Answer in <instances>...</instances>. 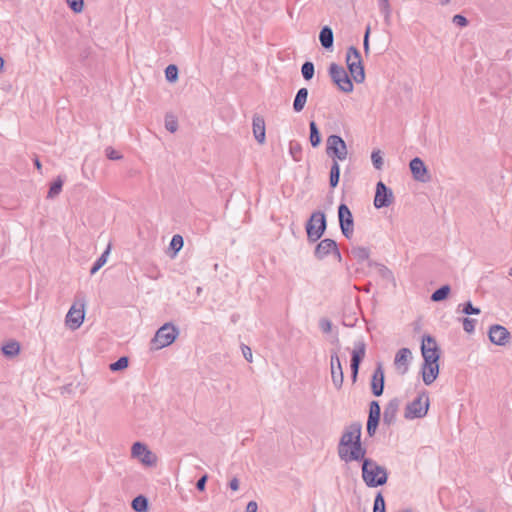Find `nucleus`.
<instances>
[{
    "mask_svg": "<svg viewBox=\"0 0 512 512\" xmlns=\"http://www.w3.org/2000/svg\"><path fill=\"white\" fill-rule=\"evenodd\" d=\"M362 477L368 487H377L387 482L388 474L385 467L365 458L362 464Z\"/></svg>",
    "mask_w": 512,
    "mask_h": 512,
    "instance_id": "nucleus-1",
    "label": "nucleus"
},
{
    "mask_svg": "<svg viewBox=\"0 0 512 512\" xmlns=\"http://www.w3.org/2000/svg\"><path fill=\"white\" fill-rule=\"evenodd\" d=\"M361 432H362V425L359 422H354L347 426L342 433V436L340 438L339 444H338V451H343L344 455L346 454V447L350 444H356L354 447L356 450V456L359 455V452L361 450ZM351 455L355 454V451H351Z\"/></svg>",
    "mask_w": 512,
    "mask_h": 512,
    "instance_id": "nucleus-2",
    "label": "nucleus"
},
{
    "mask_svg": "<svg viewBox=\"0 0 512 512\" xmlns=\"http://www.w3.org/2000/svg\"><path fill=\"white\" fill-rule=\"evenodd\" d=\"M307 238L310 242H316L324 234L327 228L326 216L322 211H315L311 214L306 223Z\"/></svg>",
    "mask_w": 512,
    "mask_h": 512,
    "instance_id": "nucleus-3",
    "label": "nucleus"
},
{
    "mask_svg": "<svg viewBox=\"0 0 512 512\" xmlns=\"http://www.w3.org/2000/svg\"><path fill=\"white\" fill-rule=\"evenodd\" d=\"M179 334L178 329L171 323H166L160 327L154 338L151 340V349L159 350L171 345Z\"/></svg>",
    "mask_w": 512,
    "mask_h": 512,
    "instance_id": "nucleus-4",
    "label": "nucleus"
},
{
    "mask_svg": "<svg viewBox=\"0 0 512 512\" xmlns=\"http://www.w3.org/2000/svg\"><path fill=\"white\" fill-rule=\"evenodd\" d=\"M328 72L331 77V80L333 81L334 84L337 85L339 90H341L344 93H350L353 91V83L350 77L348 76L346 70L342 66L336 63H331Z\"/></svg>",
    "mask_w": 512,
    "mask_h": 512,
    "instance_id": "nucleus-5",
    "label": "nucleus"
},
{
    "mask_svg": "<svg viewBox=\"0 0 512 512\" xmlns=\"http://www.w3.org/2000/svg\"><path fill=\"white\" fill-rule=\"evenodd\" d=\"M429 409V397L422 392L418 397L406 406L404 416L406 419L422 418Z\"/></svg>",
    "mask_w": 512,
    "mask_h": 512,
    "instance_id": "nucleus-6",
    "label": "nucleus"
},
{
    "mask_svg": "<svg viewBox=\"0 0 512 512\" xmlns=\"http://www.w3.org/2000/svg\"><path fill=\"white\" fill-rule=\"evenodd\" d=\"M326 153L337 162L344 161L348 156L347 145L340 136L330 135L326 141Z\"/></svg>",
    "mask_w": 512,
    "mask_h": 512,
    "instance_id": "nucleus-7",
    "label": "nucleus"
},
{
    "mask_svg": "<svg viewBox=\"0 0 512 512\" xmlns=\"http://www.w3.org/2000/svg\"><path fill=\"white\" fill-rule=\"evenodd\" d=\"M85 300H77L69 309L66 315V324L72 330L78 329L84 321L85 317Z\"/></svg>",
    "mask_w": 512,
    "mask_h": 512,
    "instance_id": "nucleus-8",
    "label": "nucleus"
},
{
    "mask_svg": "<svg viewBox=\"0 0 512 512\" xmlns=\"http://www.w3.org/2000/svg\"><path fill=\"white\" fill-rule=\"evenodd\" d=\"M339 225L342 234L350 239L354 232L353 215L346 204H340L338 207Z\"/></svg>",
    "mask_w": 512,
    "mask_h": 512,
    "instance_id": "nucleus-9",
    "label": "nucleus"
},
{
    "mask_svg": "<svg viewBox=\"0 0 512 512\" xmlns=\"http://www.w3.org/2000/svg\"><path fill=\"white\" fill-rule=\"evenodd\" d=\"M421 352L424 359V363H438L439 350L435 339L430 335H424L421 343Z\"/></svg>",
    "mask_w": 512,
    "mask_h": 512,
    "instance_id": "nucleus-10",
    "label": "nucleus"
},
{
    "mask_svg": "<svg viewBox=\"0 0 512 512\" xmlns=\"http://www.w3.org/2000/svg\"><path fill=\"white\" fill-rule=\"evenodd\" d=\"M394 201V195L390 188H388L382 181L376 185V193L374 197V206L376 208H384L390 206Z\"/></svg>",
    "mask_w": 512,
    "mask_h": 512,
    "instance_id": "nucleus-11",
    "label": "nucleus"
},
{
    "mask_svg": "<svg viewBox=\"0 0 512 512\" xmlns=\"http://www.w3.org/2000/svg\"><path fill=\"white\" fill-rule=\"evenodd\" d=\"M131 455L146 466L156 464V456L141 442H135L131 448Z\"/></svg>",
    "mask_w": 512,
    "mask_h": 512,
    "instance_id": "nucleus-12",
    "label": "nucleus"
},
{
    "mask_svg": "<svg viewBox=\"0 0 512 512\" xmlns=\"http://www.w3.org/2000/svg\"><path fill=\"white\" fill-rule=\"evenodd\" d=\"M331 253L335 254L339 260L341 259V254L338 250L337 243L330 238H326L320 241L314 250V255L319 260H322Z\"/></svg>",
    "mask_w": 512,
    "mask_h": 512,
    "instance_id": "nucleus-13",
    "label": "nucleus"
},
{
    "mask_svg": "<svg viewBox=\"0 0 512 512\" xmlns=\"http://www.w3.org/2000/svg\"><path fill=\"white\" fill-rule=\"evenodd\" d=\"M331 379L334 387L340 390L344 381V374L340 359L336 351L332 352L330 360Z\"/></svg>",
    "mask_w": 512,
    "mask_h": 512,
    "instance_id": "nucleus-14",
    "label": "nucleus"
},
{
    "mask_svg": "<svg viewBox=\"0 0 512 512\" xmlns=\"http://www.w3.org/2000/svg\"><path fill=\"white\" fill-rule=\"evenodd\" d=\"M411 173L413 178L416 181L426 183L430 180V175L428 173L427 167L424 164L423 160L419 157H415L410 161L409 164Z\"/></svg>",
    "mask_w": 512,
    "mask_h": 512,
    "instance_id": "nucleus-15",
    "label": "nucleus"
},
{
    "mask_svg": "<svg viewBox=\"0 0 512 512\" xmlns=\"http://www.w3.org/2000/svg\"><path fill=\"white\" fill-rule=\"evenodd\" d=\"M510 332L501 325H492L489 329L490 341L499 346H504L509 341Z\"/></svg>",
    "mask_w": 512,
    "mask_h": 512,
    "instance_id": "nucleus-16",
    "label": "nucleus"
},
{
    "mask_svg": "<svg viewBox=\"0 0 512 512\" xmlns=\"http://www.w3.org/2000/svg\"><path fill=\"white\" fill-rule=\"evenodd\" d=\"M412 359V353L408 348H401L395 355L394 365L397 371L404 375L409 368L410 360Z\"/></svg>",
    "mask_w": 512,
    "mask_h": 512,
    "instance_id": "nucleus-17",
    "label": "nucleus"
},
{
    "mask_svg": "<svg viewBox=\"0 0 512 512\" xmlns=\"http://www.w3.org/2000/svg\"><path fill=\"white\" fill-rule=\"evenodd\" d=\"M365 352H366L365 343L363 341L356 342L354 349L352 351L351 365H350L351 372H358L359 365L365 356Z\"/></svg>",
    "mask_w": 512,
    "mask_h": 512,
    "instance_id": "nucleus-18",
    "label": "nucleus"
},
{
    "mask_svg": "<svg viewBox=\"0 0 512 512\" xmlns=\"http://www.w3.org/2000/svg\"><path fill=\"white\" fill-rule=\"evenodd\" d=\"M371 389L372 393L375 396H381L383 394L384 390V371L382 369L381 365H378V367L375 369L372 381H371Z\"/></svg>",
    "mask_w": 512,
    "mask_h": 512,
    "instance_id": "nucleus-19",
    "label": "nucleus"
},
{
    "mask_svg": "<svg viewBox=\"0 0 512 512\" xmlns=\"http://www.w3.org/2000/svg\"><path fill=\"white\" fill-rule=\"evenodd\" d=\"M399 407L400 400L398 398H393L388 402L383 413V422L385 424L391 425L395 422Z\"/></svg>",
    "mask_w": 512,
    "mask_h": 512,
    "instance_id": "nucleus-20",
    "label": "nucleus"
},
{
    "mask_svg": "<svg viewBox=\"0 0 512 512\" xmlns=\"http://www.w3.org/2000/svg\"><path fill=\"white\" fill-rule=\"evenodd\" d=\"M439 374V365L438 363H423L422 367V378L423 382L426 385H431Z\"/></svg>",
    "mask_w": 512,
    "mask_h": 512,
    "instance_id": "nucleus-21",
    "label": "nucleus"
},
{
    "mask_svg": "<svg viewBox=\"0 0 512 512\" xmlns=\"http://www.w3.org/2000/svg\"><path fill=\"white\" fill-rule=\"evenodd\" d=\"M252 126L255 139L258 143L263 144L266 139L264 118L259 115H254Z\"/></svg>",
    "mask_w": 512,
    "mask_h": 512,
    "instance_id": "nucleus-22",
    "label": "nucleus"
},
{
    "mask_svg": "<svg viewBox=\"0 0 512 512\" xmlns=\"http://www.w3.org/2000/svg\"><path fill=\"white\" fill-rule=\"evenodd\" d=\"M355 444H350L346 447V454L347 455H344V453H342L343 451H338V456L339 458L346 462V463H349V462H352V461H363L365 459V454H366V448L363 447V445L361 444V450L359 452V455L356 456V453L354 455H351V451H355L354 449V446Z\"/></svg>",
    "mask_w": 512,
    "mask_h": 512,
    "instance_id": "nucleus-23",
    "label": "nucleus"
},
{
    "mask_svg": "<svg viewBox=\"0 0 512 512\" xmlns=\"http://www.w3.org/2000/svg\"><path fill=\"white\" fill-rule=\"evenodd\" d=\"M308 94L309 92L307 88H300L297 91L293 101V110L296 113H299L304 109L305 104L307 102Z\"/></svg>",
    "mask_w": 512,
    "mask_h": 512,
    "instance_id": "nucleus-24",
    "label": "nucleus"
},
{
    "mask_svg": "<svg viewBox=\"0 0 512 512\" xmlns=\"http://www.w3.org/2000/svg\"><path fill=\"white\" fill-rule=\"evenodd\" d=\"M319 40L323 48L331 49L333 47V31L329 26H325L321 29Z\"/></svg>",
    "mask_w": 512,
    "mask_h": 512,
    "instance_id": "nucleus-25",
    "label": "nucleus"
},
{
    "mask_svg": "<svg viewBox=\"0 0 512 512\" xmlns=\"http://www.w3.org/2000/svg\"><path fill=\"white\" fill-rule=\"evenodd\" d=\"M349 72L356 83H362L365 80V71L362 62L347 66Z\"/></svg>",
    "mask_w": 512,
    "mask_h": 512,
    "instance_id": "nucleus-26",
    "label": "nucleus"
},
{
    "mask_svg": "<svg viewBox=\"0 0 512 512\" xmlns=\"http://www.w3.org/2000/svg\"><path fill=\"white\" fill-rule=\"evenodd\" d=\"M1 349L6 357H14L20 352V344L15 340H9Z\"/></svg>",
    "mask_w": 512,
    "mask_h": 512,
    "instance_id": "nucleus-27",
    "label": "nucleus"
},
{
    "mask_svg": "<svg viewBox=\"0 0 512 512\" xmlns=\"http://www.w3.org/2000/svg\"><path fill=\"white\" fill-rule=\"evenodd\" d=\"M351 256L358 262H364L370 256V250L367 247L354 246L350 250Z\"/></svg>",
    "mask_w": 512,
    "mask_h": 512,
    "instance_id": "nucleus-28",
    "label": "nucleus"
},
{
    "mask_svg": "<svg viewBox=\"0 0 512 512\" xmlns=\"http://www.w3.org/2000/svg\"><path fill=\"white\" fill-rule=\"evenodd\" d=\"M378 7L380 10V13L382 14V16L384 18L385 24L390 25L392 9H391L389 0H378Z\"/></svg>",
    "mask_w": 512,
    "mask_h": 512,
    "instance_id": "nucleus-29",
    "label": "nucleus"
},
{
    "mask_svg": "<svg viewBox=\"0 0 512 512\" xmlns=\"http://www.w3.org/2000/svg\"><path fill=\"white\" fill-rule=\"evenodd\" d=\"M362 62L360 52L354 46H350L346 53V64L350 66L352 64H360Z\"/></svg>",
    "mask_w": 512,
    "mask_h": 512,
    "instance_id": "nucleus-30",
    "label": "nucleus"
},
{
    "mask_svg": "<svg viewBox=\"0 0 512 512\" xmlns=\"http://www.w3.org/2000/svg\"><path fill=\"white\" fill-rule=\"evenodd\" d=\"M310 136L309 140L313 147H318L321 143V135L319 129L314 121L309 123Z\"/></svg>",
    "mask_w": 512,
    "mask_h": 512,
    "instance_id": "nucleus-31",
    "label": "nucleus"
},
{
    "mask_svg": "<svg viewBox=\"0 0 512 512\" xmlns=\"http://www.w3.org/2000/svg\"><path fill=\"white\" fill-rule=\"evenodd\" d=\"M339 179H340V166L336 160H333V163L331 165V170H330V179H329L330 186L332 188H335L339 183Z\"/></svg>",
    "mask_w": 512,
    "mask_h": 512,
    "instance_id": "nucleus-32",
    "label": "nucleus"
},
{
    "mask_svg": "<svg viewBox=\"0 0 512 512\" xmlns=\"http://www.w3.org/2000/svg\"><path fill=\"white\" fill-rule=\"evenodd\" d=\"M132 508L137 512H146L148 510V500L146 497L139 495L132 501Z\"/></svg>",
    "mask_w": 512,
    "mask_h": 512,
    "instance_id": "nucleus-33",
    "label": "nucleus"
},
{
    "mask_svg": "<svg viewBox=\"0 0 512 512\" xmlns=\"http://www.w3.org/2000/svg\"><path fill=\"white\" fill-rule=\"evenodd\" d=\"M450 286L449 285H443L436 291H434L431 295V300L434 302H440L447 298V296L450 293Z\"/></svg>",
    "mask_w": 512,
    "mask_h": 512,
    "instance_id": "nucleus-34",
    "label": "nucleus"
},
{
    "mask_svg": "<svg viewBox=\"0 0 512 512\" xmlns=\"http://www.w3.org/2000/svg\"><path fill=\"white\" fill-rule=\"evenodd\" d=\"M110 253V246L107 247V249L102 253V255L96 260V262L93 264L90 273L94 275L98 270H100L105 263L107 262V257Z\"/></svg>",
    "mask_w": 512,
    "mask_h": 512,
    "instance_id": "nucleus-35",
    "label": "nucleus"
},
{
    "mask_svg": "<svg viewBox=\"0 0 512 512\" xmlns=\"http://www.w3.org/2000/svg\"><path fill=\"white\" fill-rule=\"evenodd\" d=\"M301 73H302L303 78L306 81L311 80L314 77V73H315L314 64L310 61L304 62L301 67Z\"/></svg>",
    "mask_w": 512,
    "mask_h": 512,
    "instance_id": "nucleus-36",
    "label": "nucleus"
},
{
    "mask_svg": "<svg viewBox=\"0 0 512 512\" xmlns=\"http://www.w3.org/2000/svg\"><path fill=\"white\" fill-rule=\"evenodd\" d=\"M62 186H63V181L61 180V178H58L57 180H55L49 188L47 198L52 199V198H55L56 196H58L62 190Z\"/></svg>",
    "mask_w": 512,
    "mask_h": 512,
    "instance_id": "nucleus-37",
    "label": "nucleus"
},
{
    "mask_svg": "<svg viewBox=\"0 0 512 512\" xmlns=\"http://www.w3.org/2000/svg\"><path fill=\"white\" fill-rule=\"evenodd\" d=\"M371 161L375 169L381 170L384 165V160L380 150H373L371 154Z\"/></svg>",
    "mask_w": 512,
    "mask_h": 512,
    "instance_id": "nucleus-38",
    "label": "nucleus"
},
{
    "mask_svg": "<svg viewBox=\"0 0 512 512\" xmlns=\"http://www.w3.org/2000/svg\"><path fill=\"white\" fill-rule=\"evenodd\" d=\"M129 360L127 357H120L116 362L111 363L109 368L111 371H120L128 367Z\"/></svg>",
    "mask_w": 512,
    "mask_h": 512,
    "instance_id": "nucleus-39",
    "label": "nucleus"
},
{
    "mask_svg": "<svg viewBox=\"0 0 512 512\" xmlns=\"http://www.w3.org/2000/svg\"><path fill=\"white\" fill-rule=\"evenodd\" d=\"M165 77L169 82H175L178 79V68L177 66L171 64L168 65L165 69Z\"/></svg>",
    "mask_w": 512,
    "mask_h": 512,
    "instance_id": "nucleus-40",
    "label": "nucleus"
},
{
    "mask_svg": "<svg viewBox=\"0 0 512 512\" xmlns=\"http://www.w3.org/2000/svg\"><path fill=\"white\" fill-rule=\"evenodd\" d=\"M165 127L168 131L171 133H174L178 129V121L175 116L173 115H166L165 116Z\"/></svg>",
    "mask_w": 512,
    "mask_h": 512,
    "instance_id": "nucleus-41",
    "label": "nucleus"
},
{
    "mask_svg": "<svg viewBox=\"0 0 512 512\" xmlns=\"http://www.w3.org/2000/svg\"><path fill=\"white\" fill-rule=\"evenodd\" d=\"M183 244H184L183 237L179 234H176L171 239L170 248L176 254L177 252H179L181 250V248L183 247Z\"/></svg>",
    "mask_w": 512,
    "mask_h": 512,
    "instance_id": "nucleus-42",
    "label": "nucleus"
},
{
    "mask_svg": "<svg viewBox=\"0 0 512 512\" xmlns=\"http://www.w3.org/2000/svg\"><path fill=\"white\" fill-rule=\"evenodd\" d=\"M385 500L381 493H378L374 500L373 512H385Z\"/></svg>",
    "mask_w": 512,
    "mask_h": 512,
    "instance_id": "nucleus-43",
    "label": "nucleus"
},
{
    "mask_svg": "<svg viewBox=\"0 0 512 512\" xmlns=\"http://www.w3.org/2000/svg\"><path fill=\"white\" fill-rule=\"evenodd\" d=\"M69 8L75 12L80 13L83 11L84 8V1L83 0H66Z\"/></svg>",
    "mask_w": 512,
    "mask_h": 512,
    "instance_id": "nucleus-44",
    "label": "nucleus"
},
{
    "mask_svg": "<svg viewBox=\"0 0 512 512\" xmlns=\"http://www.w3.org/2000/svg\"><path fill=\"white\" fill-rule=\"evenodd\" d=\"M380 415H381V409H380V405L377 401H372L370 403V410H369V418H378L380 419Z\"/></svg>",
    "mask_w": 512,
    "mask_h": 512,
    "instance_id": "nucleus-45",
    "label": "nucleus"
},
{
    "mask_svg": "<svg viewBox=\"0 0 512 512\" xmlns=\"http://www.w3.org/2000/svg\"><path fill=\"white\" fill-rule=\"evenodd\" d=\"M379 424V419L378 418H369L368 417V421H367V433L369 436H373L376 432V429H377V426Z\"/></svg>",
    "mask_w": 512,
    "mask_h": 512,
    "instance_id": "nucleus-46",
    "label": "nucleus"
},
{
    "mask_svg": "<svg viewBox=\"0 0 512 512\" xmlns=\"http://www.w3.org/2000/svg\"><path fill=\"white\" fill-rule=\"evenodd\" d=\"M476 320L471 318L463 319V329L467 333H472L475 329Z\"/></svg>",
    "mask_w": 512,
    "mask_h": 512,
    "instance_id": "nucleus-47",
    "label": "nucleus"
},
{
    "mask_svg": "<svg viewBox=\"0 0 512 512\" xmlns=\"http://www.w3.org/2000/svg\"><path fill=\"white\" fill-rule=\"evenodd\" d=\"M105 154L107 158L110 160H120L123 157L118 151H116L112 147H107L105 149Z\"/></svg>",
    "mask_w": 512,
    "mask_h": 512,
    "instance_id": "nucleus-48",
    "label": "nucleus"
},
{
    "mask_svg": "<svg viewBox=\"0 0 512 512\" xmlns=\"http://www.w3.org/2000/svg\"><path fill=\"white\" fill-rule=\"evenodd\" d=\"M463 313L466 315L479 314L480 309L474 307L471 302H466L463 306Z\"/></svg>",
    "mask_w": 512,
    "mask_h": 512,
    "instance_id": "nucleus-49",
    "label": "nucleus"
},
{
    "mask_svg": "<svg viewBox=\"0 0 512 512\" xmlns=\"http://www.w3.org/2000/svg\"><path fill=\"white\" fill-rule=\"evenodd\" d=\"M319 327L324 333H329L332 330V323L330 320L326 318H322L319 321Z\"/></svg>",
    "mask_w": 512,
    "mask_h": 512,
    "instance_id": "nucleus-50",
    "label": "nucleus"
},
{
    "mask_svg": "<svg viewBox=\"0 0 512 512\" xmlns=\"http://www.w3.org/2000/svg\"><path fill=\"white\" fill-rule=\"evenodd\" d=\"M453 22H454L455 24L459 25V26H462V27L466 26V25H467V23H468L467 19H466L464 16L459 15V14H458V15H455V16L453 17Z\"/></svg>",
    "mask_w": 512,
    "mask_h": 512,
    "instance_id": "nucleus-51",
    "label": "nucleus"
},
{
    "mask_svg": "<svg viewBox=\"0 0 512 512\" xmlns=\"http://www.w3.org/2000/svg\"><path fill=\"white\" fill-rule=\"evenodd\" d=\"M242 353H243L244 358L248 362H252V351H251L250 347H248L246 345H242Z\"/></svg>",
    "mask_w": 512,
    "mask_h": 512,
    "instance_id": "nucleus-52",
    "label": "nucleus"
},
{
    "mask_svg": "<svg viewBox=\"0 0 512 512\" xmlns=\"http://www.w3.org/2000/svg\"><path fill=\"white\" fill-rule=\"evenodd\" d=\"M208 476L203 475L196 483V488L200 491H204Z\"/></svg>",
    "mask_w": 512,
    "mask_h": 512,
    "instance_id": "nucleus-53",
    "label": "nucleus"
},
{
    "mask_svg": "<svg viewBox=\"0 0 512 512\" xmlns=\"http://www.w3.org/2000/svg\"><path fill=\"white\" fill-rule=\"evenodd\" d=\"M369 34H370V27H367L365 35H364V41H363L365 53L369 52Z\"/></svg>",
    "mask_w": 512,
    "mask_h": 512,
    "instance_id": "nucleus-54",
    "label": "nucleus"
},
{
    "mask_svg": "<svg viewBox=\"0 0 512 512\" xmlns=\"http://www.w3.org/2000/svg\"><path fill=\"white\" fill-rule=\"evenodd\" d=\"M258 505L255 501L248 502L245 512H257Z\"/></svg>",
    "mask_w": 512,
    "mask_h": 512,
    "instance_id": "nucleus-55",
    "label": "nucleus"
},
{
    "mask_svg": "<svg viewBox=\"0 0 512 512\" xmlns=\"http://www.w3.org/2000/svg\"><path fill=\"white\" fill-rule=\"evenodd\" d=\"M229 487L231 490L237 491L239 489V480L236 477L231 479V481L229 482Z\"/></svg>",
    "mask_w": 512,
    "mask_h": 512,
    "instance_id": "nucleus-56",
    "label": "nucleus"
},
{
    "mask_svg": "<svg viewBox=\"0 0 512 512\" xmlns=\"http://www.w3.org/2000/svg\"><path fill=\"white\" fill-rule=\"evenodd\" d=\"M295 152H296V148H295L293 145H291V146H290V153L292 154V156H293V158H294L295 160H298V159L296 158V156H295Z\"/></svg>",
    "mask_w": 512,
    "mask_h": 512,
    "instance_id": "nucleus-57",
    "label": "nucleus"
},
{
    "mask_svg": "<svg viewBox=\"0 0 512 512\" xmlns=\"http://www.w3.org/2000/svg\"><path fill=\"white\" fill-rule=\"evenodd\" d=\"M34 166H36L37 169H41V163L38 159H34Z\"/></svg>",
    "mask_w": 512,
    "mask_h": 512,
    "instance_id": "nucleus-58",
    "label": "nucleus"
},
{
    "mask_svg": "<svg viewBox=\"0 0 512 512\" xmlns=\"http://www.w3.org/2000/svg\"><path fill=\"white\" fill-rule=\"evenodd\" d=\"M351 374H352V380H353V382H355L357 379L358 372H351Z\"/></svg>",
    "mask_w": 512,
    "mask_h": 512,
    "instance_id": "nucleus-59",
    "label": "nucleus"
},
{
    "mask_svg": "<svg viewBox=\"0 0 512 512\" xmlns=\"http://www.w3.org/2000/svg\"><path fill=\"white\" fill-rule=\"evenodd\" d=\"M4 67V60L2 57H0V71L3 69Z\"/></svg>",
    "mask_w": 512,
    "mask_h": 512,
    "instance_id": "nucleus-60",
    "label": "nucleus"
},
{
    "mask_svg": "<svg viewBox=\"0 0 512 512\" xmlns=\"http://www.w3.org/2000/svg\"><path fill=\"white\" fill-rule=\"evenodd\" d=\"M442 5H446L450 2V0H440Z\"/></svg>",
    "mask_w": 512,
    "mask_h": 512,
    "instance_id": "nucleus-61",
    "label": "nucleus"
},
{
    "mask_svg": "<svg viewBox=\"0 0 512 512\" xmlns=\"http://www.w3.org/2000/svg\"><path fill=\"white\" fill-rule=\"evenodd\" d=\"M508 275L512 277V267L509 269Z\"/></svg>",
    "mask_w": 512,
    "mask_h": 512,
    "instance_id": "nucleus-62",
    "label": "nucleus"
},
{
    "mask_svg": "<svg viewBox=\"0 0 512 512\" xmlns=\"http://www.w3.org/2000/svg\"><path fill=\"white\" fill-rule=\"evenodd\" d=\"M477 512H484L483 510H478Z\"/></svg>",
    "mask_w": 512,
    "mask_h": 512,
    "instance_id": "nucleus-63",
    "label": "nucleus"
}]
</instances>
